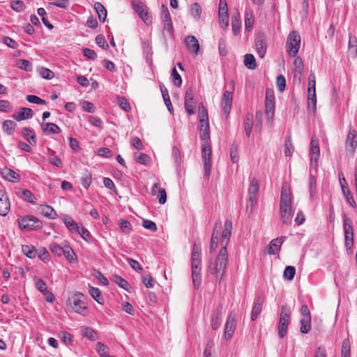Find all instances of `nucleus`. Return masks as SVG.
Segmentation results:
<instances>
[{
    "label": "nucleus",
    "instance_id": "1",
    "mask_svg": "<svg viewBox=\"0 0 357 357\" xmlns=\"http://www.w3.org/2000/svg\"><path fill=\"white\" fill-rule=\"evenodd\" d=\"M232 222L226 220L224 224L223 231L220 242V248L218 256L212 260L209 265V272L215 275L216 278L221 280L225 273V268L228 260L227 246L231 235Z\"/></svg>",
    "mask_w": 357,
    "mask_h": 357
},
{
    "label": "nucleus",
    "instance_id": "2",
    "mask_svg": "<svg viewBox=\"0 0 357 357\" xmlns=\"http://www.w3.org/2000/svg\"><path fill=\"white\" fill-rule=\"evenodd\" d=\"M199 135L204 142L202 146V158L204 162V177L208 179L211 167V146L210 144V129L208 121L200 122Z\"/></svg>",
    "mask_w": 357,
    "mask_h": 357
},
{
    "label": "nucleus",
    "instance_id": "3",
    "mask_svg": "<svg viewBox=\"0 0 357 357\" xmlns=\"http://www.w3.org/2000/svg\"><path fill=\"white\" fill-rule=\"evenodd\" d=\"M191 275L195 289H198L202 282V247L195 242L190 257Z\"/></svg>",
    "mask_w": 357,
    "mask_h": 357
},
{
    "label": "nucleus",
    "instance_id": "4",
    "mask_svg": "<svg viewBox=\"0 0 357 357\" xmlns=\"http://www.w3.org/2000/svg\"><path fill=\"white\" fill-rule=\"evenodd\" d=\"M280 217L284 224L291 222L293 211L291 208V192L289 187L285 184L282 187L280 202Z\"/></svg>",
    "mask_w": 357,
    "mask_h": 357
},
{
    "label": "nucleus",
    "instance_id": "5",
    "mask_svg": "<svg viewBox=\"0 0 357 357\" xmlns=\"http://www.w3.org/2000/svg\"><path fill=\"white\" fill-rule=\"evenodd\" d=\"M290 321V308L287 305H282L281 307L278 325V333L280 338H283L286 335Z\"/></svg>",
    "mask_w": 357,
    "mask_h": 357
},
{
    "label": "nucleus",
    "instance_id": "6",
    "mask_svg": "<svg viewBox=\"0 0 357 357\" xmlns=\"http://www.w3.org/2000/svg\"><path fill=\"white\" fill-rule=\"evenodd\" d=\"M85 300L83 294L77 292L68 299L67 305L73 312L82 314L83 310L87 309Z\"/></svg>",
    "mask_w": 357,
    "mask_h": 357
},
{
    "label": "nucleus",
    "instance_id": "7",
    "mask_svg": "<svg viewBox=\"0 0 357 357\" xmlns=\"http://www.w3.org/2000/svg\"><path fill=\"white\" fill-rule=\"evenodd\" d=\"M20 229L26 231L36 230L42 227V222L35 216L27 215L17 220Z\"/></svg>",
    "mask_w": 357,
    "mask_h": 357
},
{
    "label": "nucleus",
    "instance_id": "8",
    "mask_svg": "<svg viewBox=\"0 0 357 357\" xmlns=\"http://www.w3.org/2000/svg\"><path fill=\"white\" fill-rule=\"evenodd\" d=\"M310 168H313L314 173L317 172L318 161L320 155L319 140L317 137H312L310 142Z\"/></svg>",
    "mask_w": 357,
    "mask_h": 357
},
{
    "label": "nucleus",
    "instance_id": "9",
    "mask_svg": "<svg viewBox=\"0 0 357 357\" xmlns=\"http://www.w3.org/2000/svg\"><path fill=\"white\" fill-rule=\"evenodd\" d=\"M301 43V37L295 31L291 32L287 38V52L291 56H296L299 50Z\"/></svg>",
    "mask_w": 357,
    "mask_h": 357
},
{
    "label": "nucleus",
    "instance_id": "10",
    "mask_svg": "<svg viewBox=\"0 0 357 357\" xmlns=\"http://www.w3.org/2000/svg\"><path fill=\"white\" fill-rule=\"evenodd\" d=\"M222 231H222V221L218 219L214 225L209 247L210 252H213L215 250L218 245L219 243L220 244Z\"/></svg>",
    "mask_w": 357,
    "mask_h": 357
},
{
    "label": "nucleus",
    "instance_id": "11",
    "mask_svg": "<svg viewBox=\"0 0 357 357\" xmlns=\"http://www.w3.org/2000/svg\"><path fill=\"white\" fill-rule=\"evenodd\" d=\"M236 324L237 319L236 318V314L233 312H230L228 315L225 326L224 337L226 340H229L231 338L235 331Z\"/></svg>",
    "mask_w": 357,
    "mask_h": 357
},
{
    "label": "nucleus",
    "instance_id": "12",
    "mask_svg": "<svg viewBox=\"0 0 357 357\" xmlns=\"http://www.w3.org/2000/svg\"><path fill=\"white\" fill-rule=\"evenodd\" d=\"M196 100L194 98V91L192 89H189L186 91L184 99V106L187 113L189 115L195 114Z\"/></svg>",
    "mask_w": 357,
    "mask_h": 357
},
{
    "label": "nucleus",
    "instance_id": "13",
    "mask_svg": "<svg viewBox=\"0 0 357 357\" xmlns=\"http://www.w3.org/2000/svg\"><path fill=\"white\" fill-rule=\"evenodd\" d=\"M161 19L164 24L165 29L170 36H173L174 29L171 20V16L168 8L165 5L161 6Z\"/></svg>",
    "mask_w": 357,
    "mask_h": 357
},
{
    "label": "nucleus",
    "instance_id": "14",
    "mask_svg": "<svg viewBox=\"0 0 357 357\" xmlns=\"http://www.w3.org/2000/svg\"><path fill=\"white\" fill-rule=\"evenodd\" d=\"M132 6L139 17L146 23L149 20L150 16L147 6L141 1H132Z\"/></svg>",
    "mask_w": 357,
    "mask_h": 357
},
{
    "label": "nucleus",
    "instance_id": "15",
    "mask_svg": "<svg viewBox=\"0 0 357 357\" xmlns=\"http://www.w3.org/2000/svg\"><path fill=\"white\" fill-rule=\"evenodd\" d=\"M357 146V133L355 130L350 129L346 139V149L351 153H354Z\"/></svg>",
    "mask_w": 357,
    "mask_h": 357
},
{
    "label": "nucleus",
    "instance_id": "16",
    "mask_svg": "<svg viewBox=\"0 0 357 357\" xmlns=\"http://www.w3.org/2000/svg\"><path fill=\"white\" fill-rule=\"evenodd\" d=\"M255 47L259 57L264 58L267 48L266 38L264 35H258L255 38Z\"/></svg>",
    "mask_w": 357,
    "mask_h": 357
},
{
    "label": "nucleus",
    "instance_id": "17",
    "mask_svg": "<svg viewBox=\"0 0 357 357\" xmlns=\"http://www.w3.org/2000/svg\"><path fill=\"white\" fill-rule=\"evenodd\" d=\"M232 92L225 91L221 100V106L222 112L227 116L229 115L232 103Z\"/></svg>",
    "mask_w": 357,
    "mask_h": 357
},
{
    "label": "nucleus",
    "instance_id": "18",
    "mask_svg": "<svg viewBox=\"0 0 357 357\" xmlns=\"http://www.w3.org/2000/svg\"><path fill=\"white\" fill-rule=\"evenodd\" d=\"M151 194L158 199L160 204H164L167 202V193L164 188H160L159 183L153 185L151 189Z\"/></svg>",
    "mask_w": 357,
    "mask_h": 357
},
{
    "label": "nucleus",
    "instance_id": "19",
    "mask_svg": "<svg viewBox=\"0 0 357 357\" xmlns=\"http://www.w3.org/2000/svg\"><path fill=\"white\" fill-rule=\"evenodd\" d=\"M10 208L9 199L6 192L0 190V215L5 216L8 214Z\"/></svg>",
    "mask_w": 357,
    "mask_h": 357
},
{
    "label": "nucleus",
    "instance_id": "20",
    "mask_svg": "<svg viewBox=\"0 0 357 357\" xmlns=\"http://www.w3.org/2000/svg\"><path fill=\"white\" fill-rule=\"evenodd\" d=\"M264 303V298L257 296L255 297L253 303L252 310L251 312V320L255 321L257 319L258 315L261 313L262 305Z\"/></svg>",
    "mask_w": 357,
    "mask_h": 357
},
{
    "label": "nucleus",
    "instance_id": "21",
    "mask_svg": "<svg viewBox=\"0 0 357 357\" xmlns=\"http://www.w3.org/2000/svg\"><path fill=\"white\" fill-rule=\"evenodd\" d=\"M185 45L189 51L198 54L199 51V44L198 40L194 36H188L185 39Z\"/></svg>",
    "mask_w": 357,
    "mask_h": 357
},
{
    "label": "nucleus",
    "instance_id": "22",
    "mask_svg": "<svg viewBox=\"0 0 357 357\" xmlns=\"http://www.w3.org/2000/svg\"><path fill=\"white\" fill-rule=\"evenodd\" d=\"M286 239L285 236H282L280 238H278L272 240L268 247V252L270 255H275L276 254L281 248V245L284 242V241Z\"/></svg>",
    "mask_w": 357,
    "mask_h": 357
},
{
    "label": "nucleus",
    "instance_id": "23",
    "mask_svg": "<svg viewBox=\"0 0 357 357\" xmlns=\"http://www.w3.org/2000/svg\"><path fill=\"white\" fill-rule=\"evenodd\" d=\"M231 27L233 33L235 36H237L240 33L241 29V15L238 10L231 15Z\"/></svg>",
    "mask_w": 357,
    "mask_h": 357
},
{
    "label": "nucleus",
    "instance_id": "24",
    "mask_svg": "<svg viewBox=\"0 0 357 357\" xmlns=\"http://www.w3.org/2000/svg\"><path fill=\"white\" fill-rule=\"evenodd\" d=\"M255 21V16L252 9L245 8L244 13V24L245 29L248 31H250L252 29Z\"/></svg>",
    "mask_w": 357,
    "mask_h": 357
},
{
    "label": "nucleus",
    "instance_id": "25",
    "mask_svg": "<svg viewBox=\"0 0 357 357\" xmlns=\"http://www.w3.org/2000/svg\"><path fill=\"white\" fill-rule=\"evenodd\" d=\"M33 113L31 109L28 107H22L20 111L13 114V118L17 121H20L25 119H29L33 117Z\"/></svg>",
    "mask_w": 357,
    "mask_h": 357
},
{
    "label": "nucleus",
    "instance_id": "26",
    "mask_svg": "<svg viewBox=\"0 0 357 357\" xmlns=\"http://www.w3.org/2000/svg\"><path fill=\"white\" fill-rule=\"evenodd\" d=\"M259 181L253 178L251 181L248 188L249 193V199L251 202H253L255 199V197L259 192Z\"/></svg>",
    "mask_w": 357,
    "mask_h": 357
},
{
    "label": "nucleus",
    "instance_id": "27",
    "mask_svg": "<svg viewBox=\"0 0 357 357\" xmlns=\"http://www.w3.org/2000/svg\"><path fill=\"white\" fill-rule=\"evenodd\" d=\"M61 217L66 227L70 232L74 233L77 231H79L78 225L73 220L71 217L67 215H62Z\"/></svg>",
    "mask_w": 357,
    "mask_h": 357
},
{
    "label": "nucleus",
    "instance_id": "28",
    "mask_svg": "<svg viewBox=\"0 0 357 357\" xmlns=\"http://www.w3.org/2000/svg\"><path fill=\"white\" fill-rule=\"evenodd\" d=\"M222 310L216 309L211 315V327L213 330H217L221 324Z\"/></svg>",
    "mask_w": 357,
    "mask_h": 357
},
{
    "label": "nucleus",
    "instance_id": "29",
    "mask_svg": "<svg viewBox=\"0 0 357 357\" xmlns=\"http://www.w3.org/2000/svg\"><path fill=\"white\" fill-rule=\"evenodd\" d=\"M314 169L310 168L309 192L311 199L314 198L316 194V176Z\"/></svg>",
    "mask_w": 357,
    "mask_h": 357
},
{
    "label": "nucleus",
    "instance_id": "30",
    "mask_svg": "<svg viewBox=\"0 0 357 357\" xmlns=\"http://www.w3.org/2000/svg\"><path fill=\"white\" fill-rule=\"evenodd\" d=\"M3 177L8 181L16 182L20 180V176L13 170L5 168L1 171Z\"/></svg>",
    "mask_w": 357,
    "mask_h": 357
},
{
    "label": "nucleus",
    "instance_id": "31",
    "mask_svg": "<svg viewBox=\"0 0 357 357\" xmlns=\"http://www.w3.org/2000/svg\"><path fill=\"white\" fill-rule=\"evenodd\" d=\"M94 8L98 16L99 20L104 22L107 18V10L104 6L100 2H96L94 3Z\"/></svg>",
    "mask_w": 357,
    "mask_h": 357
},
{
    "label": "nucleus",
    "instance_id": "32",
    "mask_svg": "<svg viewBox=\"0 0 357 357\" xmlns=\"http://www.w3.org/2000/svg\"><path fill=\"white\" fill-rule=\"evenodd\" d=\"M22 132L24 137L27 142H29L31 145H36V135L33 130L29 129L28 128H22Z\"/></svg>",
    "mask_w": 357,
    "mask_h": 357
},
{
    "label": "nucleus",
    "instance_id": "33",
    "mask_svg": "<svg viewBox=\"0 0 357 357\" xmlns=\"http://www.w3.org/2000/svg\"><path fill=\"white\" fill-rule=\"evenodd\" d=\"M40 212L44 216L50 219H56L57 217L56 212L49 205L41 206Z\"/></svg>",
    "mask_w": 357,
    "mask_h": 357
},
{
    "label": "nucleus",
    "instance_id": "34",
    "mask_svg": "<svg viewBox=\"0 0 357 357\" xmlns=\"http://www.w3.org/2000/svg\"><path fill=\"white\" fill-rule=\"evenodd\" d=\"M89 294L92 298L99 304L102 305L104 303V298L102 296L100 290L98 288L89 287Z\"/></svg>",
    "mask_w": 357,
    "mask_h": 357
},
{
    "label": "nucleus",
    "instance_id": "35",
    "mask_svg": "<svg viewBox=\"0 0 357 357\" xmlns=\"http://www.w3.org/2000/svg\"><path fill=\"white\" fill-rule=\"evenodd\" d=\"M244 65L250 70H254L257 68L255 58L252 54H246L244 56Z\"/></svg>",
    "mask_w": 357,
    "mask_h": 357
},
{
    "label": "nucleus",
    "instance_id": "36",
    "mask_svg": "<svg viewBox=\"0 0 357 357\" xmlns=\"http://www.w3.org/2000/svg\"><path fill=\"white\" fill-rule=\"evenodd\" d=\"M44 132H49L51 134H58L61 132L60 128L55 123H47L42 126Z\"/></svg>",
    "mask_w": 357,
    "mask_h": 357
},
{
    "label": "nucleus",
    "instance_id": "37",
    "mask_svg": "<svg viewBox=\"0 0 357 357\" xmlns=\"http://www.w3.org/2000/svg\"><path fill=\"white\" fill-rule=\"evenodd\" d=\"M300 331L302 333H308L311 329V318H302L300 321Z\"/></svg>",
    "mask_w": 357,
    "mask_h": 357
},
{
    "label": "nucleus",
    "instance_id": "38",
    "mask_svg": "<svg viewBox=\"0 0 357 357\" xmlns=\"http://www.w3.org/2000/svg\"><path fill=\"white\" fill-rule=\"evenodd\" d=\"M22 252L30 259L34 258L36 255V250L33 245H22Z\"/></svg>",
    "mask_w": 357,
    "mask_h": 357
},
{
    "label": "nucleus",
    "instance_id": "39",
    "mask_svg": "<svg viewBox=\"0 0 357 357\" xmlns=\"http://www.w3.org/2000/svg\"><path fill=\"white\" fill-rule=\"evenodd\" d=\"M253 116L252 114H248L245 122H244V128L245 134L248 137L250 136L252 126H253Z\"/></svg>",
    "mask_w": 357,
    "mask_h": 357
},
{
    "label": "nucleus",
    "instance_id": "40",
    "mask_svg": "<svg viewBox=\"0 0 357 357\" xmlns=\"http://www.w3.org/2000/svg\"><path fill=\"white\" fill-rule=\"evenodd\" d=\"M294 65L295 66L294 70V76L298 77V79H301V76L302 75L303 71V61L302 59L299 57H297L294 62Z\"/></svg>",
    "mask_w": 357,
    "mask_h": 357
},
{
    "label": "nucleus",
    "instance_id": "41",
    "mask_svg": "<svg viewBox=\"0 0 357 357\" xmlns=\"http://www.w3.org/2000/svg\"><path fill=\"white\" fill-rule=\"evenodd\" d=\"M202 8L197 3L192 4L190 8V15L197 20L200 18Z\"/></svg>",
    "mask_w": 357,
    "mask_h": 357
},
{
    "label": "nucleus",
    "instance_id": "42",
    "mask_svg": "<svg viewBox=\"0 0 357 357\" xmlns=\"http://www.w3.org/2000/svg\"><path fill=\"white\" fill-rule=\"evenodd\" d=\"M17 66L19 68L24 70L27 72H31L32 70V64L31 63L26 59H20L17 62Z\"/></svg>",
    "mask_w": 357,
    "mask_h": 357
},
{
    "label": "nucleus",
    "instance_id": "43",
    "mask_svg": "<svg viewBox=\"0 0 357 357\" xmlns=\"http://www.w3.org/2000/svg\"><path fill=\"white\" fill-rule=\"evenodd\" d=\"M22 199H24V201L29 202V203H32V204L36 203L37 199L36 198V197L33 195V193L30 190H23L22 191Z\"/></svg>",
    "mask_w": 357,
    "mask_h": 357
},
{
    "label": "nucleus",
    "instance_id": "44",
    "mask_svg": "<svg viewBox=\"0 0 357 357\" xmlns=\"http://www.w3.org/2000/svg\"><path fill=\"white\" fill-rule=\"evenodd\" d=\"M296 273V269L294 266H287L283 273V277L285 280L291 281L294 279Z\"/></svg>",
    "mask_w": 357,
    "mask_h": 357
},
{
    "label": "nucleus",
    "instance_id": "45",
    "mask_svg": "<svg viewBox=\"0 0 357 357\" xmlns=\"http://www.w3.org/2000/svg\"><path fill=\"white\" fill-rule=\"evenodd\" d=\"M10 7L17 12H22L25 10L24 3L21 0H13L10 3Z\"/></svg>",
    "mask_w": 357,
    "mask_h": 357
},
{
    "label": "nucleus",
    "instance_id": "46",
    "mask_svg": "<svg viewBox=\"0 0 357 357\" xmlns=\"http://www.w3.org/2000/svg\"><path fill=\"white\" fill-rule=\"evenodd\" d=\"M57 6L61 8H66L69 6V0H53V1L48 3V8L52 6Z\"/></svg>",
    "mask_w": 357,
    "mask_h": 357
},
{
    "label": "nucleus",
    "instance_id": "47",
    "mask_svg": "<svg viewBox=\"0 0 357 357\" xmlns=\"http://www.w3.org/2000/svg\"><path fill=\"white\" fill-rule=\"evenodd\" d=\"M38 15L42 18L43 23L50 29H53V25L50 24L46 17V11L43 8H39L37 10Z\"/></svg>",
    "mask_w": 357,
    "mask_h": 357
},
{
    "label": "nucleus",
    "instance_id": "48",
    "mask_svg": "<svg viewBox=\"0 0 357 357\" xmlns=\"http://www.w3.org/2000/svg\"><path fill=\"white\" fill-rule=\"evenodd\" d=\"M81 331H82V335L84 337H87L88 339L91 340H96V334L95 331L93 330H92L91 328L86 327V326H83L81 328Z\"/></svg>",
    "mask_w": 357,
    "mask_h": 357
},
{
    "label": "nucleus",
    "instance_id": "49",
    "mask_svg": "<svg viewBox=\"0 0 357 357\" xmlns=\"http://www.w3.org/2000/svg\"><path fill=\"white\" fill-rule=\"evenodd\" d=\"M294 151V146L291 143V137H288L284 143V153L286 156H291Z\"/></svg>",
    "mask_w": 357,
    "mask_h": 357
},
{
    "label": "nucleus",
    "instance_id": "50",
    "mask_svg": "<svg viewBox=\"0 0 357 357\" xmlns=\"http://www.w3.org/2000/svg\"><path fill=\"white\" fill-rule=\"evenodd\" d=\"M199 123L208 121V112L206 109L204 107L203 103H200L199 105Z\"/></svg>",
    "mask_w": 357,
    "mask_h": 357
},
{
    "label": "nucleus",
    "instance_id": "51",
    "mask_svg": "<svg viewBox=\"0 0 357 357\" xmlns=\"http://www.w3.org/2000/svg\"><path fill=\"white\" fill-rule=\"evenodd\" d=\"M341 357H351L350 356V343L348 339H345L342 344V356Z\"/></svg>",
    "mask_w": 357,
    "mask_h": 357
},
{
    "label": "nucleus",
    "instance_id": "52",
    "mask_svg": "<svg viewBox=\"0 0 357 357\" xmlns=\"http://www.w3.org/2000/svg\"><path fill=\"white\" fill-rule=\"evenodd\" d=\"M354 232L344 233L345 247L351 250L354 245Z\"/></svg>",
    "mask_w": 357,
    "mask_h": 357
},
{
    "label": "nucleus",
    "instance_id": "53",
    "mask_svg": "<svg viewBox=\"0 0 357 357\" xmlns=\"http://www.w3.org/2000/svg\"><path fill=\"white\" fill-rule=\"evenodd\" d=\"M50 250L54 255L58 257H61L64 252V249L56 243H52L50 245Z\"/></svg>",
    "mask_w": 357,
    "mask_h": 357
},
{
    "label": "nucleus",
    "instance_id": "54",
    "mask_svg": "<svg viewBox=\"0 0 357 357\" xmlns=\"http://www.w3.org/2000/svg\"><path fill=\"white\" fill-rule=\"evenodd\" d=\"M114 282L119 287H121V288H123V289H125L126 291H128L130 284L126 280H124L123 278H121V276H119V275H114Z\"/></svg>",
    "mask_w": 357,
    "mask_h": 357
},
{
    "label": "nucleus",
    "instance_id": "55",
    "mask_svg": "<svg viewBox=\"0 0 357 357\" xmlns=\"http://www.w3.org/2000/svg\"><path fill=\"white\" fill-rule=\"evenodd\" d=\"M161 92H162V98H163L164 102H165V103L168 110L170 112H172V110L173 109V107H172V103H171V101H170V98H169V96L167 89H162L161 88Z\"/></svg>",
    "mask_w": 357,
    "mask_h": 357
},
{
    "label": "nucleus",
    "instance_id": "56",
    "mask_svg": "<svg viewBox=\"0 0 357 357\" xmlns=\"http://www.w3.org/2000/svg\"><path fill=\"white\" fill-rule=\"evenodd\" d=\"M16 123L11 120H6L3 123V130L9 135H11Z\"/></svg>",
    "mask_w": 357,
    "mask_h": 357
},
{
    "label": "nucleus",
    "instance_id": "57",
    "mask_svg": "<svg viewBox=\"0 0 357 357\" xmlns=\"http://www.w3.org/2000/svg\"><path fill=\"white\" fill-rule=\"evenodd\" d=\"M96 350L101 357L109 356V355L107 354V352H108L107 347L105 346L102 342H99L97 343Z\"/></svg>",
    "mask_w": 357,
    "mask_h": 357
},
{
    "label": "nucleus",
    "instance_id": "58",
    "mask_svg": "<svg viewBox=\"0 0 357 357\" xmlns=\"http://www.w3.org/2000/svg\"><path fill=\"white\" fill-rule=\"evenodd\" d=\"M93 277L98 280L102 284L107 286L109 284L108 280L99 271L94 270L93 273Z\"/></svg>",
    "mask_w": 357,
    "mask_h": 357
},
{
    "label": "nucleus",
    "instance_id": "59",
    "mask_svg": "<svg viewBox=\"0 0 357 357\" xmlns=\"http://www.w3.org/2000/svg\"><path fill=\"white\" fill-rule=\"evenodd\" d=\"M26 99L28 102L31 103H34L37 105H45L46 104V101L45 100L41 99L38 96L35 95H28L26 97Z\"/></svg>",
    "mask_w": 357,
    "mask_h": 357
},
{
    "label": "nucleus",
    "instance_id": "60",
    "mask_svg": "<svg viewBox=\"0 0 357 357\" xmlns=\"http://www.w3.org/2000/svg\"><path fill=\"white\" fill-rule=\"evenodd\" d=\"M172 77L173 83L174 84V85H176V86H180L182 83V79H181V75L177 72L175 67L173 68L172 70Z\"/></svg>",
    "mask_w": 357,
    "mask_h": 357
},
{
    "label": "nucleus",
    "instance_id": "61",
    "mask_svg": "<svg viewBox=\"0 0 357 357\" xmlns=\"http://www.w3.org/2000/svg\"><path fill=\"white\" fill-rule=\"evenodd\" d=\"M276 86L280 92H283L286 86V80L283 75H279L276 79Z\"/></svg>",
    "mask_w": 357,
    "mask_h": 357
},
{
    "label": "nucleus",
    "instance_id": "62",
    "mask_svg": "<svg viewBox=\"0 0 357 357\" xmlns=\"http://www.w3.org/2000/svg\"><path fill=\"white\" fill-rule=\"evenodd\" d=\"M40 75L46 79H51L54 77V73L48 68H41L39 70Z\"/></svg>",
    "mask_w": 357,
    "mask_h": 357
},
{
    "label": "nucleus",
    "instance_id": "63",
    "mask_svg": "<svg viewBox=\"0 0 357 357\" xmlns=\"http://www.w3.org/2000/svg\"><path fill=\"white\" fill-rule=\"evenodd\" d=\"M118 103L119 107L126 112H129L131 109L130 103L124 97H119Z\"/></svg>",
    "mask_w": 357,
    "mask_h": 357
},
{
    "label": "nucleus",
    "instance_id": "64",
    "mask_svg": "<svg viewBox=\"0 0 357 357\" xmlns=\"http://www.w3.org/2000/svg\"><path fill=\"white\" fill-rule=\"evenodd\" d=\"M82 185L85 188L88 189L91 183V176L89 173H85L81 178Z\"/></svg>",
    "mask_w": 357,
    "mask_h": 357
}]
</instances>
